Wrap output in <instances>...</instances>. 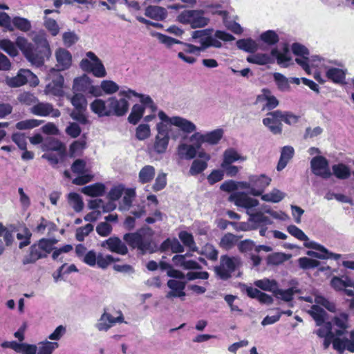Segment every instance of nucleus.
<instances>
[{"mask_svg": "<svg viewBox=\"0 0 354 354\" xmlns=\"http://www.w3.org/2000/svg\"><path fill=\"white\" fill-rule=\"evenodd\" d=\"M15 44L30 62L38 66L42 65L45 59L50 55V46L46 39H37L32 44L25 37H18Z\"/></svg>", "mask_w": 354, "mask_h": 354, "instance_id": "f257e3e1", "label": "nucleus"}, {"mask_svg": "<svg viewBox=\"0 0 354 354\" xmlns=\"http://www.w3.org/2000/svg\"><path fill=\"white\" fill-rule=\"evenodd\" d=\"M129 104L124 98L110 97L106 100L97 98L90 104V109L98 117H121L129 110Z\"/></svg>", "mask_w": 354, "mask_h": 354, "instance_id": "f03ea898", "label": "nucleus"}, {"mask_svg": "<svg viewBox=\"0 0 354 354\" xmlns=\"http://www.w3.org/2000/svg\"><path fill=\"white\" fill-rule=\"evenodd\" d=\"M152 236L151 228L144 226L135 232L126 233L123 236V240L132 250L136 249L138 254L145 255L155 252Z\"/></svg>", "mask_w": 354, "mask_h": 354, "instance_id": "7ed1b4c3", "label": "nucleus"}, {"mask_svg": "<svg viewBox=\"0 0 354 354\" xmlns=\"http://www.w3.org/2000/svg\"><path fill=\"white\" fill-rule=\"evenodd\" d=\"M57 241L55 239L42 238L33 243L29 248V252L23 259V264L35 263L37 260L46 258L53 250Z\"/></svg>", "mask_w": 354, "mask_h": 354, "instance_id": "20e7f679", "label": "nucleus"}, {"mask_svg": "<svg viewBox=\"0 0 354 354\" xmlns=\"http://www.w3.org/2000/svg\"><path fill=\"white\" fill-rule=\"evenodd\" d=\"M271 178L265 174L250 176L248 183H243V187L248 189L254 196H262L265 189L270 185Z\"/></svg>", "mask_w": 354, "mask_h": 354, "instance_id": "39448f33", "label": "nucleus"}, {"mask_svg": "<svg viewBox=\"0 0 354 354\" xmlns=\"http://www.w3.org/2000/svg\"><path fill=\"white\" fill-rule=\"evenodd\" d=\"M179 21L184 24H189L192 28L205 26L209 19L204 17V12L198 10H187L178 16Z\"/></svg>", "mask_w": 354, "mask_h": 354, "instance_id": "423d86ee", "label": "nucleus"}, {"mask_svg": "<svg viewBox=\"0 0 354 354\" xmlns=\"http://www.w3.org/2000/svg\"><path fill=\"white\" fill-rule=\"evenodd\" d=\"M220 260V265L215 268V272L221 279H229L236 269L238 261L235 257L227 254L222 255Z\"/></svg>", "mask_w": 354, "mask_h": 354, "instance_id": "0eeeda50", "label": "nucleus"}, {"mask_svg": "<svg viewBox=\"0 0 354 354\" xmlns=\"http://www.w3.org/2000/svg\"><path fill=\"white\" fill-rule=\"evenodd\" d=\"M312 172L323 179H328L332 176L328 160L323 156H316L310 160Z\"/></svg>", "mask_w": 354, "mask_h": 354, "instance_id": "6e6552de", "label": "nucleus"}, {"mask_svg": "<svg viewBox=\"0 0 354 354\" xmlns=\"http://www.w3.org/2000/svg\"><path fill=\"white\" fill-rule=\"evenodd\" d=\"M157 131L158 134L155 138L153 149L156 153H162L166 151L169 141L167 125L162 122L158 123Z\"/></svg>", "mask_w": 354, "mask_h": 354, "instance_id": "1a4fd4ad", "label": "nucleus"}, {"mask_svg": "<svg viewBox=\"0 0 354 354\" xmlns=\"http://www.w3.org/2000/svg\"><path fill=\"white\" fill-rule=\"evenodd\" d=\"M282 111L279 110L268 112L267 117L262 122L271 133L274 135L282 133Z\"/></svg>", "mask_w": 354, "mask_h": 354, "instance_id": "9d476101", "label": "nucleus"}, {"mask_svg": "<svg viewBox=\"0 0 354 354\" xmlns=\"http://www.w3.org/2000/svg\"><path fill=\"white\" fill-rule=\"evenodd\" d=\"M30 112L33 115L42 117L51 115L54 118H58L61 115L60 111L57 109H54L52 104L39 102V101L30 108Z\"/></svg>", "mask_w": 354, "mask_h": 354, "instance_id": "9b49d317", "label": "nucleus"}, {"mask_svg": "<svg viewBox=\"0 0 354 354\" xmlns=\"http://www.w3.org/2000/svg\"><path fill=\"white\" fill-rule=\"evenodd\" d=\"M101 246L107 248L111 252L121 255H126L129 252L126 244L118 236L109 237L102 242Z\"/></svg>", "mask_w": 354, "mask_h": 354, "instance_id": "f8f14e48", "label": "nucleus"}, {"mask_svg": "<svg viewBox=\"0 0 354 354\" xmlns=\"http://www.w3.org/2000/svg\"><path fill=\"white\" fill-rule=\"evenodd\" d=\"M81 68L86 72H91L95 77H104L106 75L105 68L101 60L91 62L88 59H83L80 62Z\"/></svg>", "mask_w": 354, "mask_h": 354, "instance_id": "ddd939ff", "label": "nucleus"}, {"mask_svg": "<svg viewBox=\"0 0 354 354\" xmlns=\"http://www.w3.org/2000/svg\"><path fill=\"white\" fill-rule=\"evenodd\" d=\"M119 316L113 317L111 314L104 312L100 317L98 323L96 325L100 331H107L115 323H122L124 322V317L121 312H119Z\"/></svg>", "mask_w": 354, "mask_h": 354, "instance_id": "4468645a", "label": "nucleus"}, {"mask_svg": "<svg viewBox=\"0 0 354 354\" xmlns=\"http://www.w3.org/2000/svg\"><path fill=\"white\" fill-rule=\"evenodd\" d=\"M64 79L62 75L57 73L53 79L46 85V92L55 96L62 97L64 95Z\"/></svg>", "mask_w": 354, "mask_h": 354, "instance_id": "2eb2a0df", "label": "nucleus"}, {"mask_svg": "<svg viewBox=\"0 0 354 354\" xmlns=\"http://www.w3.org/2000/svg\"><path fill=\"white\" fill-rule=\"evenodd\" d=\"M32 75L30 70L20 69L16 76L12 77H7L6 78V83L12 88L19 87L26 84L28 82V78Z\"/></svg>", "mask_w": 354, "mask_h": 354, "instance_id": "dca6fc26", "label": "nucleus"}, {"mask_svg": "<svg viewBox=\"0 0 354 354\" xmlns=\"http://www.w3.org/2000/svg\"><path fill=\"white\" fill-rule=\"evenodd\" d=\"M232 200L236 206L246 209L257 207L259 205L258 200L252 198L244 192H239L231 196Z\"/></svg>", "mask_w": 354, "mask_h": 354, "instance_id": "f3484780", "label": "nucleus"}, {"mask_svg": "<svg viewBox=\"0 0 354 354\" xmlns=\"http://www.w3.org/2000/svg\"><path fill=\"white\" fill-rule=\"evenodd\" d=\"M57 67L59 71H64L68 68L72 62V56L71 53L64 48H59L55 53Z\"/></svg>", "mask_w": 354, "mask_h": 354, "instance_id": "a211bd4d", "label": "nucleus"}, {"mask_svg": "<svg viewBox=\"0 0 354 354\" xmlns=\"http://www.w3.org/2000/svg\"><path fill=\"white\" fill-rule=\"evenodd\" d=\"M185 282L177 281L175 279H169L167 281V286L171 290L169 291L167 297H181L185 295L184 289L185 288Z\"/></svg>", "mask_w": 354, "mask_h": 354, "instance_id": "6ab92c4d", "label": "nucleus"}, {"mask_svg": "<svg viewBox=\"0 0 354 354\" xmlns=\"http://www.w3.org/2000/svg\"><path fill=\"white\" fill-rule=\"evenodd\" d=\"M348 315L346 313H341L333 318V324L338 328L334 332L336 336H342L345 334L348 327Z\"/></svg>", "mask_w": 354, "mask_h": 354, "instance_id": "aec40b11", "label": "nucleus"}, {"mask_svg": "<svg viewBox=\"0 0 354 354\" xmlns=\"http://www.w3.org/2000/svg\"><path fill=\"white\" fill-rule=\"evenodd\" d=\"M81 192L91 197L102 196L106 192V186L102 183H95L82 187Z\"/></svg>", "mask_w": 354, "mask_h": 354, "instance_id": "412c9836", "label": "nucleus"}, {"mask_svg": "<svg viewBox=\"0 0 354 354\" xmlns=\"http://www.w3.org/2000/svg\"><path fill=\"white\" fill-rule=\"evenodd\" d=\"M308 314L315 320L316 325L318 326H322L326 322L328 318L327 313L319 306L313 305L310 310L308 311Z\"/></svg>", "mask_w": 354, "mask_h": 354, "instance_id": "4be33fe9", "label": "nucleus"}, {"mask_svg": "<svg viewBox=\"0 0 354 354\" xmlns=\"http://www.w3.org/2000/svg\"><path fill=\"white\" fill-rule=\"evenodd\" d=\"M294 154L295 150L292 147H283L281 151V156L277 165V170L279 171L283 170L286 167L288 162L292 158Z\"/></svg>", "mask_w": 354, "mask_h": 354, "instance_id": "5701e85b", "label": "nucleus"}, {"mask_svg": "<svg viewBox=\"0 0 354 354\" xmlns=\"http://www.w3.org/2000/svg\"><path fill=\"white\" fill-rule=\"evenodd\" d=\"M223 156V158L221 167L231 165L238 160L244 161L246 160L245 157L241 156L234 148H228L225 150Z\"/></svg>", "mask_w": 354, "mask_h": 354, "instance_id": "b1692460", "label": "nucleus"}, {"mask_svg": "<svg viewBox=\"0 0 354 354\" xmlns=\"http://www.w3.org/2000/svg\"><path fill=\"white\" fill-rule=\"evenodd\" d=\"M330 286L336 291H343L345 288L353 287V282L348 276H334L330 280Z\"/></svg>", "mask_w": 354, "mask_h": 354, "instance_id": "393cba45", "label": "nucleus"}, {"mask_svg": "<svg viewBox=\"0 0 354 354\" xmlns=\"http://www.w3.org/2000/svg\"><path fill=\"white\" fill-rule=\"evenodd\" d=\"M223 136V129H217L205 134L201 135L199 140L202 142H207L210 145H216L221 140Z\"/></svg>", "mask_w": 354, "mask_h": 354, "instance_id": "a878e982", "label": "nucleus"}, {"mask_svg": "<svg viewBox=\"0 0 354 354\" xmlns=\"http://www.w3.org/2000/svg\"><path fill=\"white\" fill-rule=\"evenodd\" d=\"M243 236H236L232 233H226L221 239L219 246L225 250H230L238 244L239 239Z\"/></svg>", "mask_w": 354, "mask_h": 354, "instance_id": "bb28decb", "label": "nucleus"}, {"mask_svg": "<svg viewBox=\"0 0 354 354\" xmlns=\"http://www.w3.org/2000/svg\"><path fill=\"white\" fill-rule=\"evenodd\" d=\"M200 147V145H198L195 147L193 145L183 143L178 145V153L181 158H185L187 160H191L196 157L197 155V150Z\"/></svg>", "mask_w": 354, "mask_h": 354, "instance_id": "cd10ccee", "label": "nucleus"}, {"mask_svg": "<svg viewBox=\"0 0 354 354\" xmlns=\"http://www.w3.org/2000/svg\"><path fill=\"white\" fill-rule=\"evenodd\" d=\"M248 62L257 65H266L268 64H272L274 62V59L271 57V54L266 53H256L246 58Z\"/></svg>", "mask_w": 354, "mask_h": 354, "instance_id": "c85d7f7f", "label": "nucleus"}, {"mask_svg": "<svg viewBox=\"0 0 354 354\" xmlns=\"http://www.w3.org/2000/svg\"><path fill=\"white\" fill-rule=\"evenodd\" d=\"M171 124L179 127L187 133H190L196 130V126L194 123L178 116L171 118Z\"/></svg>", "mask_w": 354, "mask_h": 354, "instance_id": "c756f323", "label": "nucleus"}, {"mask_svg": "<svg viewBox=\"0 0 354 354\" xmlns=\"http://www.w3.org/2000/svg\"><path fill=\"white\" fill-rule=\"evenodd\" d=\"M156 169L152 165L144 166L138 174V180L141 184L150 183L155 177Z\"/></svg>", "mask_w": 354, "mask_h": 354, "instance_id": "7c9ffc66", "label": "nucleus"}, {"mask_svg": "<svg viewBox=\"0 0 354 354\" xmlns=\"http://www.w3.org/2000/svg\"><path fill=\"white\" fill-rule=\"evenodd\" d=\"M119 95L130 99L131 96L139 97L142 106L147 108V106L153 101L150 96L140 94L135 91L129 88L128 90H122L119 92Z\"/></svg>", "mask_w": 354, "mask_h": 354, "instance_id": "2f4dec72", "label": "nucleus"}, {"mask_svg": "<svg viewBox=\"0 0 354 354\" xmlns=\"http://www.w3.org/2000/svg\"><path fill=\"white\" fill-rule=\"evenodd\" d=\"M333 173L337 178L340 180L348 179L351 176L350 168L345 164L338 163L332 166Z\"/></svg>", "mask_w": 354, "mask_h": 354, "instance_id": "473e14b6", "label": "nucleus"}, {"mask_svg": "<svg viewBox=\"0 0 354 354\" xmlns=\"http://www.w3.org/2000/svg\"><path fill=\"white\" fill-rule=\"evenodd\" d=\"M145 15L156 20H162L167 16V11L162 7L149 6L146 8Z\"/></svg>", "mask_w": 354, "mask_h": 354, "instance_id": "72a5a7b5", "label": "nucleus"}, {"mask_svg": "<svg viewBox=\"0 0 354 354\" xmlns=\"http://www.w3.org/2000/svg\"><path fill=\"white\" fill-rule=\"evenodd\" d=\"M239 49L248 53H254L258 49V46L254 40L252 38L241 39L236 43Z\"/></svg>", "mask_w": 354, "mask_h": 354, "instance_id": "f704fd0d", "label": "nucleus"}, {"mask_svg": "<svg viewBox=\"0 0 354 354\" xmlns=\"http://www.w3.org/2000/svg\"><path fill=\"white\" fill-rule=\"evenodd\" d=\"M326 77L334 83H342L345 80V73L338 68H330L326 73Z\"/></svg>", "mask_w": 354, "mask_h": 354, "instance_id": "c9c22d12", "label": "nucleus"}, {"mask_svg": "<svg viewBox=\"0 0 354 354\" xmlns=\"http://www.w3.org/2000/svg\"><path fill=\"white\" fill-rule=\"evenodd\" d=\"M145 107L141 104H136L133 106L131 112L128 117V121L130 124H136L142 118Z\"/></svg>", "mask_w": 354, "mask_h": 354, "instance_id": "e433bc0d", "label": "nucleus"}, {"mask_svg": "<svg viewBox=\"0 0 354 354\" xmlns=\"http://www.w3.org/2000/svg\"><path fill=\"white\" fill-rule=\"evenodd\" d=\"M91 84L90 79L86 75L75 78L73 82V89L78 92H88Z\"/></svg>", "mask_w": 354, "mask_h": 354, "instance_id": "4c0bfd02", "label": "nucleus"}, {"mask_svg": "<svg viewBox=\"0 0 354 354\" xmlns=\"http://www.w3.org/2000/svg\"><path fill=\"white\" fill-rule=\"evenodd\" d=\"M254 285L263 290L272 292L273 295L278 286V283L274 279H269L267 278L257 280L254 282Z\"/></svg>", "mask_w": 354, "mask_h": 354, "instance_id": "58836bf2", "label": "nucleus"}, {"mask_svg": "<svg viewBox=\"0 0 354 354\" xmlns=\"http://www.w3.org/2000/svg\"><path fill=\"white\" fill-rule=\"evenodd\" d=\"M46 150L57 151L61 157H64L66 153L65 145L57 139H52L46 144Z\"/></svg>", "mask_w": 354, "mask_h": 354, "instance_id": "ea45409f", "label": "nucleus"}, {"mask_svg": "<svg viewBox=\"0 0 354 354\" xmlns=\"http://www.w3.org/2000/svg\"><path fill=\"white\" fill-rule=\"evenodd\" d=\"M178 237L185 246L189 248L192 252H196L198 248L194 239L193 235L187 231H180Z\"/></svg>", "mask_w": 354, "mask_h": 354, "instance_id": "a19ab883", "label": "nucleus"}, {"mask_svg": "<svg viewBox=\"0 0 354 354\" xmlns=\"http://www.w3.org/2000/svg\"><path fill=\"white\" fill-rule=\"evenodd\" d=\"M70 205L76 212H80L84 208V202L82 197L76 192H71L68 195Z\"/></svg>", "mask_w": 354, "mask_h": 354, "instance_id": "79ce46f5", "label": "nucleus"}, {"mask_svg": "<svg viewBox=\"0 0 354 354\" xmlns=\"http://www.w3.org/2000/svg\"><path fill=\"white\" fill-rule=\"evenodd\" d=\"M0 49L5 51L10 57H16L18 55V50L15 44L8 39L0 40Z\"/></svg>", "mask_w": 354, "mask_h": 354, "instance_id": "37998d69", "label": "nucleus"}, {"mask_svg": "<svg viewBox=\"0 0 354 354\" xmlns=\"http://www.w3.org/2000/svg\"><path fill=\"white\" fill-rule=\"evenodd\" d=\"M294 294L295 291L293 288L282 290L279 289V286H277L273 295L277 299H280L284 301L289 302L293 299Z\"/></svg>", "mask_w": 354, "mask_h": 354, "instance_id": "c03bdc74", "label": "nucleus"}, {"mask_svg": "<svg viewBox=\"0 0 354 354\" xmlns=\"http://www.w3.org/2000/svg\"><path fill=\"white\" fill-rule=\"evenodd\" d=\"M207 166L208 164L206 161L199 159L194 160L189 169V174L191 176H197L204 171Z\"/></svg>", "mask_w": 354, "mask_h": 354, "instance_id": "a18cd8bd", "label": "nucleus"}, {"mask_svg": "<svg viewBox=\"0 0 354 354\" xmlns=\"http://www.w3.org/2000/svg\"><path fill=\"white\" fill-rule=\"evenodd\" d=\"M285 197V194L277 189L261 196V199L266 202L279 203Z\"/></svg>", "mask_w": 354, "mask_h": 354, "instance_id": "49530a36", "label": "nucleus"}, {"mask_svg": "<svg viewBox=\"0 0 354 354\" xmlns=\"http://www.w3.org/2000/svg\"><path fill=\"white\" fill-rule=\"evenodd\" d=\"M42 121L37 119H27L16 123L15 127L18 130L32 129L39 127Z\"/></svg>", "mask_w": 354, "mask_h": 354, "instance_id": "de8ad7c7", "label": "nucleus"}, {"mask_svg": "<svg viewBox=\"0 0 354 354\" xmlns=\"http://www.w3.org/2000/svg\"><path fill=\"white\" fill-rule=\"evenodd\" d=\"M260 39L268 45L272 46L279 42V35L272 30L263 32L260 35Z\"/></svg>", "mask_w": 354, "mask_h": 354, "instance_id": "09e8293b", "label": "nucleus"}, {"mask_svg": "<svg viewBox=\"0 0 354 354\" xmlns=\"http://www.w3.org/2000/svg\"><path fill=\"white\" fill-rule=\"evenodd\" d=\"M270 54L272 57L277 59L278 64H283L285 67L289 66V62L292 60L290 55L281 53L276 48L271 50Z\"/></svg>", "mask_w": 354, "mask_h": 354, "instance_id": "8fccbe9b", "label": "nucleus"}, {"mask_svg": "<svg viewBox=\"0 0 354 354\" xmlns=\"http://www.w3.org/2000/svg\"><path fill=\"white\" fill-rule=\"evenodd\" d=\"M12 22L16 28L23 32H28L31 29L30 22L26 18L15 17Z\"/></svg>", "mask_w": 354, "mask_h": 354, "instance_id": "3c124183", "label": "nucleus"}, {"mask_svg": "<svg viewBox=\"0 0 354 354\" xmlns=\"http://www.w3.org/2000/svg\"><path fill=\"white\" fill-rule=\"evenodd\" d=\"M125 187L124 185L119 184L112 187L107 194V198L111 201H118L124 194Z\"/></svg>", "mask_w": 354, "mask_h": 354, "instance_id": "603ef678", "label": "nucleus"}, {"mask_svg": "<svg viewBox=\"0 0 354 354\" xmlns=\"http://www.w3.org/2000/svg\"><path fill=\"white\" fill-rule=\"evenodd\" d=\"M274 80L276 82L277 88L281 91H289L290 88L288 80L280 73H274L273 74Z\"/></svg>", "mask_w": 354, "mask_h": 354, "instance_id": "864d4df0", "label": "nucleus"}, {"mask_svg": "<svg viewBox=\"0 0 354 354\" xmlns=\"http://www.w3.org/2000/svg\"><path fill=\"white\" fill-rule=\"evenodd\" d=\"M119 260V258L115 259L111 254L104 256L102 253H99L96 264L99 268L106 269L111 263L118 261Z\"/></svg>", "mask_w": 354, "mask_h": 354, "instance_id": "5fc2aeb1", "label": "nucleus"}, {"mask_svg": "<svg viewBox=\"0 0 354 354\" xmlns=\"http://www.w3.org/2000/svg\"><path fill=\"white\" fill-rule=\"evenodd\" d=\"M71 102L77 110H85L86 107V99L82 93H75L71 99Z\"/></svg>", "mask_w": 354, "mask_h": 354, "instance_id": "6e6d98bb", "label": "nucleus"}, {"mask_svg": "<svg viewBox=\"0 0 354 354\" xmlns=\"http://www.w3.org/2000/svg\"><path fill=\"white\" fill-rule=\"evenodd\" d=\"M32 237V233L28 227H24L23 230V233H17V239L18 240H21V241L19 244V248L20 249L24 248L26 246H28L30 244V240Z\"/></svg>", "mask_w": 354, "mask_h": 354, "instance_id": "4d7b16f0", "label": "nucleus"}, {"mask_svg": "<svg viewBox=\"0 0 354 354\" xmlns=\"http://www.w3.org/2000/svg\"><path fill=\"white\" fill-rule=\"evenodd\" d=\"M18 101L26 106L35 105L38 102V98L30 92H23L17 97Z\"/></svg>", "mask_w": 354, "mask_h": 354, "instance_id": "13d9d810", "label": "nucleus"}, {"mask_svg": "<svg viewBox=\"0 0 354 354\" xmlns=\"http://www.w3.org/2000/svg\"><path fill=\"white\" fill-rule=\"evenodd\" d=\"M93 230V225L91 223L86 224L77 229L75 238L78 241L82 242L84 240L85 236H88Z\"/></svg>", "mask_w": 354, "mask_h": 354, "instance_id": "bf43d9fd", "label": "nucleus"}, {"mask_svg": "<svg viewBox=\"0 0 354 354\" xmlns=\"http://www.w3.org/2000/svg\"><path fill=\"white\" fill-rule=\"evenodd\" d=\"M150 136V127L149 124H141L136 128V136L139 140H144Z\"/></svg>", "mask_w": 354, "mask_h": 354, "instance_id": "052dcab7", "label": "nucleus"}, {"mask_svg": "<svg viewBox=\"0 0 354 354\" xmlns=\"http://www.w3.org/2000/svg\"><path fill=\"white\" fill-rule=\"evenodd\" d=\"M12 140L17 145L20 149H26L27 142L26 135L23 133L15 132L12 134Z\"/></svg>", "mask_w": 354, "mask_h": 354, "instance_id": "680f3d73", "label": "nucleus"}, {"mask_svg": "<svg viewBox=\"0 0 354 354\" xmlns=\"http://www.w3.org/2000/svg\"><path fill=\"white\" fill-rule=\"evenodd\" d=\"M101 86L102 91L106 94H113L119 90V86L111 80H103Z\"/></svg>", "mask_w": 354, "mask_h": 354, "instance_id": "e2e57ef3", "label": "nucleus"}, {"mask_svg": "<svg viewBox=\"0 0 354 354\" xmlns=\"http://www.w3.org/2000/svg\"><path fill=\"white\" fill-rule=\"evenodd\" d=\"M288 233L300 241H308V237L305 233L295 225H290L287 227Z\"/></svg>", "mask_w": 354, "mask_h": 354, "instance_id": "0e129e2a", "label": "nucleus"}, {"mask_svg": "<svg viewBox=\"0 0 354 354\" xmlns=\"http://www.w3.org/2000/svg\"><path fill=\"white\" fill-rule=\"evenodd\" d=\"M224 177V171L221 169H214L207 176V180L209 185H213L215 183L222 180Z\"/></svg>", "mask_w": 354, "mask_h": 354, "instance_id": "69168bd1", "label": "nucleus"}, {"mask_svg": "<svg viewBox=\"0 0 354 354\" xmlns=\"http://www.w3.org/2000/svg\"><path fill=\"white\" fill-rule=\"evenodd\" d=\"M292 52L295 55L297 56H309L310 52L308 48L304 45L295 42L292 44L291 46Z\"/></svg>", "mask_w": 354, "mask_h": 354, "instance_id": "338daca9", "label": "nucleus"}, {"mask_svg": "<svg viewBox=\"0 0 354 354\" xmlns=\"http://www.w3.org/2000/svg\"><path fill=\"white\" fill-rule=\"evenodd\" d=\"M58 347V343L45 342L39 346L37 354H52L53 351Z\"/></svg>", "mask_w": 354, "mask_h": 354, "instance_id": "774afa93", "label": "nucleus"}]
</instances>
